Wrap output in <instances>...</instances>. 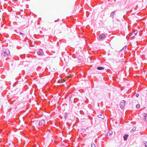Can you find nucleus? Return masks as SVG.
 <instances>
[{"mask_svg": "<svg viewBox=\"0 0 147 147\" xmlns=\"http://www.w3.org/2000/svg\"><path fill=\"white\" fill-rule=\"evenodd\" d=\"M2 55L5 57L8 56L10 54V52L7 49H4L2 51Z\"/></svg>", "mask_w": 147, "mask_h": 147, "instance_id": "1", "label": "nucleus"}, {"mask_svg": "<svg viewBox=\"0 0 147 147\" xmlns=\"http://www.w3.org/2000/svg\"><path fill=\"white\" fill-rule=\"evenodd\" d=\"M125 101L124 100H122L121 101L120 103V106L121 109L123 108L125 106Z\"/></svg>", "mask_w": 147, "mask_h": 147, "instance_id": "2", "label": "nucleus"}, {"mask_svg": "<svg viewBox=\"0 0 147 147\" xmlns=\"http://www.w3.org/2000/svg\"><path fill=\"white\" fill-rule=\"evenodd\" d=\"M45 122V121L43 119L41 120L40 121L39 123L37 122V123H38L39 125H43Z\"/></svg>", "mask_w": 147, "mask_h": 147, "instance_id": "3", "label": "nucleus"}, {"mask_svg": "<svg viewBox=\"0 0 147 147\" xmlns=\"http://www.w3.org/2000/svg\"><path fill=\"white\" fill-rule=\"evenodd\" d=\"M37 53L39 55H42L44 53L42 50H39L37 52Z\"/></svg>", "mask_w": 147, "mask_h": 147, "instance_id": "4", "label": "nucleus"}, {"mask_svg": "<svg viewBox=\"0 0 147 147\" xmlns=\"http://www.w3.org/2000/svg\"><path fill=\"white\" fill-rule=\"evenodd\" d=\"M105 37V35L103 34H101L99 36V38L101 39H102L104 38Z\"/></svg>", "mask_w": 147, "mask_h": 147, "instance_id": "5", "label": "nucleus"}, {"mask_svg": "<svg viewBox=\"0 0 147 147\" xmlns=\"http://www.w3.org/2000/svg\"><path fill=\"white\" fill-rule=\"evenodd\" d=\"M98 117L101 118L102 119H104V115L102 114L98 115Z\"/></svg>", "mask_w": 147, "mask_h": 147, "instance_id": "6", "label": "nucleus"}, {"mask_svg": "<svg viewBox=\"0 0 147 147\" xmlns=\"http://www.w3.org/2000/svg\"><path fill=\"white\" fill-rule=\"evenodd\" d=\"M128 135L127 134L125 135L123 137V140H126L127 139L128 137Z\"/></svg>", "mask_w": 147, "mask_h": 147, "instance_id": "7", "label": "nucleus"}, {"mask_svg": "<svg viewBox=\"0 0 147 147\" xmlns=\"http://www.w3.org/2000/svg\"><path fill=\"white\" fill-rule=\"evenodd\" d=\"M112 134V131L109 130V132L107 133V135L108 136H111Z\"/></svg>", "mask_w": 147, "mask_h": 147, "instance_id": "8", "label": "nucleus"}, {"mask_svg": "<svg viewBox=\"0 0 147 147\" xmlns=\"http://www.w3.org/2000/svg\"><path fill=\"white\" fill-rule=\"evenodd\" d=\"M104 69V67H97V69L99 70H103Z\"/></svg>", "mask_w": 147, "mask_h": 147, "instance_id": "9", "label": "nucleus"}, {"mask_svg": "<svg viewBox=\"0 0 147 147\" xmlns=\"http://www.w3.org/2000/svg\"><path fill=\"white\" fill-rule=\"evenodd\" d=\"M146 114L145 113H144L143 115V117H144V118H143V120L144 121H146Z\"/></svg>", "mask_w": 147, "mask_h": 147, "instance_id": "10", "label": "nucleus"}, {"mask_svg": "<svg viewBox=\"0 0 147 147\" xmlns=\"http://www.w3.org/2000/svg\"><path fill=\"white\" fill-rule=\"evenodd\" d=\"M115 11H113V12H112L111 14V15H110V17H112L113 18V16L114 14V13H115Z\"/></svg>", "mask_w": 147, "mask_h": 147, "instance_id": "11", "label": "nucleus"}, {"mask_svg": "<svg viewBox=\"0 0 147 147\" xmlns=\"http://www.w3.org/2000/svg\"><path fill=\"white\" fill-rule=\"evenodd\" d=\"M65 80L64 79H61V80H59L58 81V82H61V83H62L63 82H65Z\"/></svg>", "mask_w": 147, "mask_h": 147, "instance_id": "12", "label": "nucleus"}, {"mask_svg": "<svg viewBox=\"0 0 147 147\" xmlns=\"http://www.w3.org/2000/svg\"><path fill=\"white\" fill-rule=\"evenodd\" d=\"M136 127H134L131 130V132H132V131H133L136 130Z\"/></svg>", "mask_w": 147, "mask_h": 147, "instance_id": "13", "label": "nucleus"}, {"mask_svg": "<svg viewBox=\"0 0 147 147\" xmlns=\"http://www.w3.org/2000/svg\"><path fill=\"white\" fill-rule=\"evenodd\" d=\"M136 107L138 109L140 107V105L139 104H137L136 105Z\"/></svg>", "mask_w": 147, "mask_h": 147, "instance_id": "14", "label": "nucleus"}, {"mask_svg": "<svg viewBox=\"0 0 147 147\" xmlns=\"http://www.w3.org/2000/svg\"><path fill=\"white\" fill-rule=\"evenodd\" d=\"M92 147H96L95 145L94 144H91Z\"/></svg>", "mask_w": 147, "mask_h": 147, "instance_id": "15", "label": "nucleus"}, {"mask_svg": "<svg viewBox=\"0 0 147 147\" xmlns=\"http://www.w3.org/2000/svg\"><path fill=\"white\" fill-rule=\"evenodd\" d=\"M144 145L146 147H147V142H145L144 143Z\"/></svg>", "mask_w": 147, "mask_h": 147, "instance_id": "16", "label": "nucleus"}, {"mask_svg": "<svg viewBox=\"0 0 147 147\" xmlns=\"http://www.w3.org/2000/svg\"><path fill=\"white\" fill-rule=\"evenodd\" d=\"M19 34L20 35H22V36H24V34L23 33L21 32H20Z\"/></svg>", "mask_w": 147, "mask_h": 147, "instance_id": "17", "label": "nucleus"}, {"mask_svg": "<svg viewBox=\"0 0 147 147\" xmlns=\"http://www.w3.org/2000/svg\"><path fill=\"white\" fill-rule=\"evenodd\" d=\"M136 96L137 97H138L139 96V94H137L136 95Z\"/></svg>", "mask_w": 147, "mask_h": 147, "instance_id": "18", "label": "nucleus"}, {"mask_svg": "<svg viewBox=\"0 0 147 147\" xmlns=\"http://www.w3.org/2000/svg\"><path fill=\"white\" fill-rule=\"evenodd\" d=\"M126 48V47H123V48L122 49L123 50H124V49H125Z\"/></svg>", "mask_w": 147, "mask_h": 147, "instance_id": "19", "label": "nucleus"}, {"mask_svg": "<svg viewBox=\"0 0 147 147\" xmlns=\"http://www.w3.org/2000/svg\"><path fill=\"white\" fill-rule=\"evenodd\" d=\"M105 136L106 137H107V136H108V135H107V133L105 134Z\"/></svg>", "mask_w": 147, "mask_h": 147, "instance_id": "20", "label": "nucleus"}, {"mask_svg": "<svg viewBox=\"0 0 147 147\" xmlns=\"http://www.w3.org/2000/svg\"><path fill=\"white\" fill-rule=\"evenodd\" d=\"M57 21L56 20H55L54 21V22H56Z\"/></svg>", "mask_w": 147, "mask_h": 147, "instance_id": "21", "label": "nucleus"}, {"mask_svg": "<svg viewBox=\"0 0 147 147\" xmlns=\"http://www.w3.org/2000/svg\"><path fill=\"white\" fill-rule=\"evenodd\" d=\"M136 34V33H135V35Z\"/></svg>", "mask_w": 147, "mask_h": 147, "instance_id": "22", "label": "nucleus"}]
</instances>
